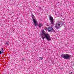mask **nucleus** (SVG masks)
<instances>
[{
    "instance_id": "9d476101",
    "label": "nucleus",
    "mask_w": 74,
    "mask_h": 74,
    "mask_svg": "<svg viewBox=\"0 0 74 74\" xmlns=\"http://www.w3.org/2000/svg\"><path fill=\"white\" fill-rule=\"evenodd\" d=\"M1 52H2V53H3V49L2 48H1Z\"/></svg>"
},
{
    "instance_id": "39448f33",
    "label": "nucleus",
    "mask_w": 74,
    "mask_h": 74,
    "mask_svg": "<svg viewBox=\"0 0 74 74\" xmlns=\"http://www.w3.org/2000/svg\"><path fill=\"white\" fill-rule=\"evenodd\" d=\"M53 28H52V27H48L47 28V30L49 32H53Z\"/></svg>"
},
{
    "instance_id": "1a4fd4ad",
    "label": "nucleus",
    "mask_w": 74,
    "mask_h": 74,
    "mask_svg": "<svg viewBox=\"0 0 74 74\" xmlns=\"http://www.w3.org/2000/svg\"><path fill=\"white\" fill-rule=\"evenodd\" d=\"M6 44H7V45H8L9 44H10V42L8 41L6 42Z\"/></svg>"
},
{
    "instance_id": "f257e3e1",
    "label": "nucleus",
    "mask_w": 74,
    "mask_h": 74,
    "mask_svg": "<svg viewBox=\"0 0 74 74\" xmlns=\"http://www.w3.org/2000/svg\"><path fill=\"white\" fill-rule=\"evenodd\" d=\"M41 36L44 40L45 38L48 41L51 40V38L49 36V35L48 34H45L44 32H42V34Z\"/></svg>"
},
{
    "instance_id": "20e7f679",
    "label": "nucleus",
    "mask_w": 74,
    "mask_h": 74,
    "mask_svg": "<svg viewBox=\"0 0 74 74\" xmlns=\"http://www.w3.org/2000/svg\"><path fill=\"white\" fill-rule=\"evenodd\" d=\"M62 25H63V24L62 23L58 21L55 24V27H56V28H59Z\"/></svg>"
},
{
    "instance_id": "f03ea898",
    "label": "nucleus",
    "mask_w": 74,
    "mask_h": 74,
    "mask_svg": "<svg viewBox=\"0 0 74 74\" xmlns=\"http://www.w3.org/2000/svg\"><path fill=\"white\" fill-rule=\"evenodd\" d=\"M62 57L64 58V59L67 60L69 59V58H70L71 57V55L68 54H62Z\"/></svg>"
},
{
    "instance_id": "0eeeda50",
    "label": "nucleus",
    "mask_w": 74,
    "mask_h": 74,
    "mask_svg": "<svg viewBox=\"0 0 74 74\" xmlns=\"http://www.w3.org/2000/svg\"><path fill=\"white\" fill-rule=\"evenodd\" d=\"M49 17H50L49 19L50 20V21H54V19L53 18V17H52L51 16H50Z\"/></svg>"
},
{
    "instance_id": "6e6552de",
    "label": "nucleus",
    "mask_w": 74,
    "mask_h": 74,
    "mask_svg": "<svg viewBox=\"0 0 74 74\" xmlns=\"http://www.w3.org/2000/svg\"><path fill=\"white\" fill-rule=\"evenodd\" d=\"M51 24L52 25V26H54V20L50 21Z\"/></svg>"
},
{
    "instance_id": "7ed1b4c3",
    "label": "nucleus",
    "mask_w": 74,
    "mask_h": 74,
    "mask_svg": "<svg viewBox=\"0 0 74 74\" xmlns=\"http://www.w3.org/2000/svg\"><path fill=\"white\" fill-rule=\"evenodd\" d=\"M32 17L33 19L34 25L35 26L37 27L38 22H37V20H36V19H34V16L33 13L32 14Z\"/></svg>"
},
{
    "instance_id": "f8f14e48",
    "label": "nucleus",
    "mask_w": 74,
    "mask_h": 74,
    "mask_svg": "<svg viewBox=\"0 0 74 74\" xmlns=\"http://www.w3.org/2000/svg\"><path fill=\"white\" fill-rule=\"evenodd\" d=\"M2 53V52L1 51H0V54H1Z\"/></svg>"
},
{
    "instance_id": "9b49d317",
    "label": "nucleus",
    "mask_w": 74,
    "mask_h": 74,
    "mask_svg": "<svg viewBox=\"0 0 74 74\" xmlns=\"http://www.w3.org/2000/svg\"><path fill=\"white\" fill-rule=\"evenodd\" d=\"M39 58H40L41 60H42L43 59V58L42 57H40Z\"/></svg>"
},
{
    "instance_id": "423d86ee",
    "label": "nucleus",
    "mask_w": 74,
    "mask_h": 74,
    "mask_svg": "<svg viewBox=\"0 0 74 74\" xmlns=\"http://www.w3.org/2000/svg\"><path fill=\"white\" fill-rule=\"evenodd\" d=\"M38 25L39 28H41V27L42 26V24L41 23H40L38 25Z\"/></svg>"
}]
</instances>
